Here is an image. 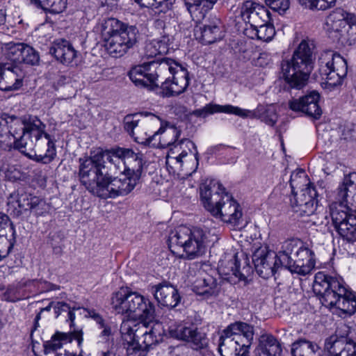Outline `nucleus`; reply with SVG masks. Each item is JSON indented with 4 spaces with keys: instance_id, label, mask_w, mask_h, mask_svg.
Returning <instances> with one entry per match:
<instances>
[{
    "instance_id": "864d4df0",
    "label": "nucleus",
    "mask_w": 356,
    "mask_h": 356,
    "mask_svg": "<svg viewBox=\"0 0 356 356\" xmlns=\"http://www.w3.org/2000/svg\"><path fill=\"white\" fill-rule=\"evenodd\" d=\"M138 115H127L124 118V128L126 131L129 133L131 136H134V129L138 126L139 119L137 118Z\"/></svg>"
},
{
    "instance_id": "9b49d317",
    "label": "nucleus",
    "mask_w": 356,
    "mask_h": 356,
    "mask_svg": "<svg viewBox=\"0 0 356 356\" xmlns=\"http://www.w3.org/2000/svg\"><path fill=\"white\" fill-rule=\"evenodd\" d=\"M138 180L123 174V177H105L94 181V186L84 185L90 193L99 197L115 198L127 195L136 187Z\"/></svg>"
},
{
    "instance_id": "dca6fc26",
    "label": "nucleus",
    "mask_w": 356,
    "mask_h": 356,
    "mask_svg": "<svg viewBox=\"0 0 356 356\" xmlns=\"http://www.w3.org/2000/svg\"><path fill=\"white\" fill-rule=\"evenodd\" d=\"M279 251L275 254L266 245L257 248L252 254V262L257 274L262 278L272 277L280 268H284L278 259Z\"/></svg>"
},
{
    "instance_id": "3c124183",
    "label": "nucleus",
    "mask_w": 356,
    "mask_h": 356,
    "mask_svg": "<svg viewBox=\"0 0 356 356\" xmlns=\"http://www.w3.org/2000/svg\"><path fill=\"white\" fill-rule=\"evenodd\" d=\"M3 298L8 302H17L22 298V285L17 284L8 287L3 294Z\"/></svg>"
},
{
    "instance_id": "c9c22d12",
    "label": "nucleus",
    "mask_w": 356,
    "mask_h": 356,
    "mask_svg": "<svg viewBox=\"0 0 356 356\" xmlns=\"http://www.w3.org/2000/svg\"><path fill=\"white\" fill-rule=\"evenodd\" d=\"M49 53L57 60L67 65L70 64L76 56V51L70 42L66 40L55 41L49 49Z\"/></svg>"
},
{
    "instance_id": "a19ab883",
    "label": "nucleus",
    "mask_w": 356,
    "mask_h": 356,
    "mask_svg": "<svg viewBox=\"0 0 356 356\" xmlns=\"http://www.w3.org/2000/svg\"><path fill=\"white\" fill-rule=\"evenodd\" d=\"M22 188L18 187L9 194L6 202V211L8 215L13 218H19L22 214Z\"/></svg>"
},
{
    "instance_id": "b1692460",
    "label": "nucleus",
    "mask_w": 356,
    "mask_h": 356,
    "mask_svg": "<svg viewBox=\"0 0 356 356\" xmlns=\"http://www.w3.org/2000/svg\"><path fill=\"white\" fill-rule=\"evenodd\" d=\"M86 312V316L91 318L95 321L98 330L96 336L97 344L108 345L113 341L115 334V326L113 323L104 318L99 313L94 309H84Z\"/></svg>"
},
{
    "instance_id": "cd10ccee",
    "label": "nucleus",
    "mask_w": 356,
    "mask_h": 356,
    "mask_svg": "<svg viewBox=\"0 0 356 356\" xmlns=\"http://www.w3.org/2000/svg\"><path fill=\"white\" fill-rule=\"evenodd\" d=\"M10 216L0 211V243L6 246L5 250H0L4 253L3 257L8 255L16 243V231Z\"/></svg>"
},
{
    "instance_id": "a18cd8bd",
    "label": "nucleus",
    "mask_w": 356,
    "mask_h": 356,
    "mask_svg": "<svg viewBox=\"0 0 356 356\" xmlns=\"http://www.w3.org/2000/svg\"><path fill=\"white\" fill-rule=\"evenodd\" d=\"M71 340L70 335L67 333L56 332L54 334L49 341H47L44 343V353L49 354L56 352L60 349L64 343H67Z\"/></svg>"
},
{
    "instance_id": "c03bdc74",
    "label": "nucleus",
    "mask_w": 356,
    "mask_h": 356,
    "mask_svg": "<svg viewBox=\"0 0 356 356\" xmlns=\"http://www.w3.org/2000/svg\"><path fill=\"white\" fill-rule=\"evenodd\" d=\"M250 111V110H249ZM254 113V116H245L244 118H259L269 126H274L277 121V114L273 106L264 108L262 106H258L256 111H251Z\"/></svg>"
},
{
    "instance_id": "9d476101",
    "label": "nucleus",
    "mask_w": 356,
    "mask_h": 356,
    "mask_svg": "<svg viewBox=\"0 0 356 356\" xmlns=\"http://www.w3.org/2000/svg\"><path fill=\"white\" fill-rule=\"evenodd\" d=\"M113 309L118 314H127L141 318L143 321H152L155 317L154 304L138 292L129 288H121L113 294L111 298Z\"/></svg>"
},
{
    "instance_id": "09e8293b",
    "label": "nucleus",
    "mask_w": 356,
    "mask_h": 356,
    "mask_svg": "<svg viewBox=\"0 0 356 356\" xmlns=\"http://www.w3.org/2000/svg\"><path fill=\"white\" fill-rule=\"evenodd\" d=\"M67 0H44L43 1L42 10L45 13L53 15L63 13L67 6Z\"/></svg>"
},
{
    "instance_id": "052dcab7",
    "label": "nucleus",
    "mask_w": 356,
    "mask_h": 356,
    "mask_svg": "<svg viewBox=\"0 0 356 356\" xmlns=\"http://www.w3.org/2000/svg\"><path fill=\"white\" fill-rule=\"evenodd\" d=\"M172 37L170 35H163L160 40H155L158 42V46L160 47V51L164 53L168 52L169 46L172 42Z\"/></svg>"
},
{
    "instance_id": "39448f33",
    "label": "nucleus",
    "mask_w": 356,
    "mask_h": 356,
    "mask_svg": "<svg viewBox=\"0 0 356 356\" xmlns=\"http://www.w3.org/2000/svg\"><path fill=\"white\" fill-rule=\"evenodd\" d=\"M181 135V130L178 129L175 125L168 122L161 124L159 129L152 136H147L146 133L143 136H133L136 143L145 146L152 147L166 148L170 147L167 156V162L169 160H175L180 165H182L183 159L188 155L185 149H182L183 145H186L188 150L192 152L191 147L195 150V158L198 162V152L197 147L194 143L187 138L181 139L177 142Z\"/></svg>"
},
{
    "instance_id": "bf43d9fd",
    "label": "nucleus",
    "mask_w": 356,
    "mask_h": 356,
    "mask_svg": "<svg viewBox=\"0 0 356 356\" xmlns=\"http://www.w3.org/2000/svg\"><path fill=\"white\" fill-rule=\"evenodd\" d=\"M148 350L136 342L134 345H129L127 348L129 356H146Z\"/></svg>"
},
{
    "instance_id": "e433bc0d",
    "label": "nucleus",
    "mask_w": 356,
    "mask_h": 356,
    "mask_svg": "<svg viewBox=\"0 0 356 356\" xmlns=\"http://www.w3.org/2000/svg\"><path fill=\"white\" fill-rule=\"evenodd\" d=\"M152 321L148 320L143 321L140 328L138 330V338L136 343L142 346L145 349L149 350L153 346L156 345L161 340V336L156 332V329L153 326H150Z\"/></svg>"
},
{
    "instance_id": "6ab92c4d",
    "label": "nucleus",
    "mask_w": 356,
    "mask_h": 356,
    "mask_svg": "<svg viewBox=\"0 0 356 356\" xmlns=\"http://www.w3.org/2000/svg\"><path fill=\"white\" fill-rule=\"evenodd\" d=\"M320 94L312 90L298 99L289 101V108L295 112H301L314 120H318L322 115V109L319 106Z\"/></svg>"
},
{
    "instance_id": "a211bd4d",
    "label": "nucleus",
    "mask_w": 356,
    "mask_h": 356,
    "mask_svg": "<svg viewBox=\"0 0 356 356\" xmlns=\"http://www.w3.org/2000/svg\"><path fill=\"white\" fill-rule=\"evenodd\" d=\"M292 193L290 202L294 212L307 216L315 212L318 206V193L313 184H307L299 192Z\"/></svg>"
},
{
    "instance_id": "393cba45",
    "label": "nucleus",
    "mask_w": 356,
    "mask_h": 356,
    "mask_svg": "<svg viewBox=\"0 0 356 356\" xmlns=\"http://www.w3.org/2000/svg\"><path fill=\"white\" fill-rule=\"evenodd\" d=\"M22 68L8 63H0V90H13L20 88L22 81Z\"/></svg>"
},
{
    "instance_id": "20e7f679",
    "label": "nucleus",
    "mask_w": 356,
    "mask_h": 356,
    "mask_svg": "<svg viewBox=\"0 0 356 356\" xmlns=\"http://www.w3.org/2000/svg\"><path fill=\"white\" fill-rule=\"evenodd\" d=\"M314 48L312 41L303 40L293 51L292 57L281 62L284 89L300 90L307 84L316 59Z\"/></svg>"
},
{
    "instance_id": "aec40b11",
    "label": "nucleus",
    "mask_w": 356,
    "mask_h": 356,
    "mask_svg": "<svg viewBox=\"0 0 356 356\" xmlns=\"http://www.w3.org/2000/svg\"><path fill=\"white\" fill-rule=\"evenodd\" d=\"M345 10L336 8L326 17L325 29L330 38L341 45H346L348 42L346 38Z\"/></svg>"
},
{
    "instance_id": "1a4fd4ad",
    "label": "nucleus",
    "mask_w": 356,
    "mask_h": 356,
    "mask_svg": "<svg viewBox=\"0 0 356 356\" xmlns=\"http://www.w3.org/2000/svg\"><path fill=\"white\" fill-rule=\"evenodd\" d=\"M279 261L292 274L307 275L316 266L314 251L298 239L285 241L279 250Z\"/></svg>"
},
{
    "instance_id": "4be33fe9",
    "label": "nucleus",
    "mask_w": 356,
    "mask_h": 356,
    "mask_svg": "<svg viewBox=\"0 0 356 356\" xmlns=\"http://www.w3.org/2000/svg\"><path fill=\"white\" fill-rule=\"evenodd\" d=\"M151 291L158 303L163 307L175 308L181 301L177 289L169 282L164 281L152 286Z\"/></svg>"
},
{
    "instance_id": "bb28decb",
    "label": "nucleus",
    "mask_w": 356,
    "mask_h": 356,
    "mask_svg": "<svg viewBox=\"0 0 356 356\" xmlns=\"http://www.w3.org/2000/svg\"><path fill=\"white\" fill-rule=\"evenodd\" d=\"M116 154L118 156L125 155L123 163V174L131 176V177L139 181L143 168V154L135 153L132 149L128 148L127 150H118Z\"/></svg>"
},
{
    "instance_id": "c756f323",
    "label": "nucleus",
    "mask_w": 356,
    "mask_h": 356,
    "mask_svg": "<svg viewBox=\"0 0 356 356\" xmlns=\"http://www.w3.org/2000/svg\"><path fill=\"white\" fill-rule=\"evenodd\" d=\"M218 0H184L185 7L195 23H200Z\"/></svg>"
},
{
    "instance_id": "4d7b16f0",
    "label": "nucleus",
    "mask_w": 356,
    "mask_h": 356,
    "mask_svg": "<svg viewBox=\"0 0 356 356\" xmlns=\"http://www.w3.org/2000/svg\"><path fill=\"white\" fill-rule=\"evenodd\" d=\"M348 337L350 342L346 344V350L342 353V356H356V332H351Z\"/></svg>"
},
{
    "instance_id": "473e14b6",
    "label": "nucleus",
    "mask_w": 356,
    "mask_h": 356,
    "mask_svg": "<svg viewBox=\"0 0 356 356\" xmlns=\"http://www.w3.org/2000/svg\"><path fill=\"white\" fill-rule=\"evenodd\" d=\"M356 173H352L348 177H345L341 185L337 188L336 199L339 202L337 205H344L350 209L348 205L353 206L354 197L356 195Z\"/></svg>"
},
{
    "instance_id": "f704fd0d",
    "label": "nucleus",
    "mask_w": 356,
    "mask_h": 356,
    "mask_svg": "<svg viewBox=\"0 0 356 356\" xmlns=\"http://www.w3.org/2000/svg\"><path fill=\"white\" fill-rule=\"evenodd\" d=\"M282 352L277 339L272 334H265L259 337L254 354V356H281Z\"/></svg>"
},
{
    "instance_id": "6e6552de",
    "label": "nucleus",
    "mask_w": 356,
    "mask_h": 356,
    "mask_svg": "<svg viewBox=\"0 0 356 356\" xmlns=\"http://www.w3.org/2000/svg\"><path fill=\"white\" fill-rule=\"evenodd\" d=\"M207 241V230L199 227L180 226L170 233L168 245L171 252L177 257H183L182 251L188 259H193L205 252Z\"/></svg>"
},
{
    "instance_id": "7ed1b4c3",
    "label": "nucleus",
    "mask_w": 356,
    "mask_h": 356,
    "mask_svg": "<svg viewBox=\"0 0 356 356\" xmlns=\"http://www.w3.org/2000/svg\"><path fill=\"white\" fill-rule=\"evenodd\" d=\"M200 197L204 208L215 218L238 228L245 225L241 205L218 181L211 180L203 184Z\"/></svg>"
},
{
    "instance_id": "e2e57ef3",
    "label": "nucleus",
    "mask_w": 356,
    "mask_h": 356,
    "mask_svg": "<svg viewBox=\"0 0 356 356\" xmlns=\"http://www.w3.org/2000/svg\"><path fill=\"white\" fill-rule=\"evenodd\" d=\"M336 0H319L316 8L314 10H325L333 6Z\"/></svg>"
},
{
    "instance_id": "f03ea898",
    "label": "nucleus",
    "mask_w": 356,
    "mask_h": 356,
    "mask_svg": "<svg viewBox=\"0 0 356 356\" xmlns=\"http://www.w3.org/2000/svg\"><path fill=\"white\" fill-rule=\"evenodd\" d=\"M313 291L322 305L341 318L356 312V294L338 275L318 272L315 275Z\"/></svg>"
},
{
    "instance_id": "69168bd1",
    "label": "nucleus",
    "mask_w": 356,
    "mask_h": 356,
    "mask_svg": "<svg viewBox=\"0 0 356 356\" xmlns=\"http://www.w3.org/2000/svg\"><path fill=\"white\" fill-rule=\"evenodd\" d=\"M297 1L302 7L314 10L319 1V0H297Z\"/></svg>"
},
{
    "instance_id": "680f3d73",
    "label": "nucleus",
    "mask_w": 356,
    "mask_h": 356,
    "mask_svg": "<svg viewBox=\"0 0 356 356\" xmlns=\"http://www.w3.org/2000/svg\"><path fill=\"white\" fill-rule=\"evenodd\" d=\"M56 156V149L54 141H49L47 143V149L44 154V157L47 160L51 163Z\"/></svg>"
},
{
    "instance_id": "423d86ee",
    "label": "nucleus",
    "mask_w": 356,
    "mask_h": 356,
    "mask_svg": "<svg viewBox=\"0 0 356 356\" xmlns=\"http://www.w3.org/2000/svg\"><path fill=\"white\" fill-rule=\"evenodd\" d=\"M101 35L108 53L113 57L120 58L136 44L139 32L135 26L111 17L102 24Z\"/></svg>"
},
{
    "instance_id": "72a5a7b5",
    "label": "nucleus",
    "mask_w": 356,
    "mask_h": 356,
    "mask_svg": "<svg viewBox=\"0 0 356 356\" xmlns=\"http://www.w3.org/2000/svg\"><path fill=\"white\" fill-rule=\"evenodd\" d=\"M200 30L204 44H212L224 36L221 21L216 16L209 17L203 26L200 27Z\"/></svg>"
},
{
    "instance_id": "4c0bfd02",
    "label": "nucleus",
    "mask_w": 356,
    "mask_h": 356,
    "mask_svg": "<svg viewBox=\"0 0 356 356\" xmlns=\"http://www.w3.org/2000/svg\"><path fill=\"white\" fill-rule=\"evenodd\" d=\"M193 291L199 296L205 298L217 296L220 287L216 279L210 275L197 279L193 284Z\"/></svg>"
},
{
    "instance_id": "0e129e2a",
    "label": "nucleus",
    "mask_w": 356,
    "mask_h": 356,
    "mask_svg": "<svg viewBox=\"0 0 356 356\" xmlns=\"http://www.w3.org/2000/svg\"><path fill=\"white\" fill-rule=\"evenodd\" d=\"M27 205L29 206L30 210L33 211L34 209H35V207H37L38 205L44 206L45 201L38 197H33L30 199V200L27 203Z\"/></svg>"
},
{
    "instance_id": "2f4dec72",
    "label": "nucleus",
    "mask_w": 356,
    "mask_h": 356,
    "mask_svg": "<svg viewBox=\"0 0 356 356\" xmlns=\"http://www.w3.org/2000/svg\"><path fill=\"white\" fill-rule=\"evenodd\" d=\"M227 333L241 342V346L250 348L254 337V327L244 322L231 323L225 330Z\"/></svg>"
},
{
    "instance_id": "13d9d810",
    "label": "nucleus",
    "mask_w": 356,
    "mask_h": 356,
    "mask_svg": "<svg viewBox=\"0 0 356 356\" xmlns=\"http://www.w3.org/2000/svg\"><path fill=\"white\" fill-rule=\"evenodd\" d=\"M145 55L149 58L156 56L158 54H165L163 51H160V47L158 46V42L156 40L146 44L145 45Z\"/></svg>"
},
{
    "instance_id": "c85d7f7f",
    "label": "nucleus",
    "mask_w": 356,
    "mask_h": 356,
    "mask_svg": "<svg viewBox=\"0 0 356 356\" xmlns=\"http://www.w3.org/2000/svg\"><path fill=\"white\" fill-rule=\"evenodd\" d=\"M249 348L242 346L239 341L235 340L223 330L218 343V351L221 356H249Z\"/></svg>"
},
{
    "instance_id": "4468645a",
    "label": "nucleus",
    "mask_w": 356,
    "mask_h": 356,
    "mask_svg": "<svg viewBox=\"0 0 356 356\" xmlns=\"http://www.w3.org/2000/svg\"><path fill=\"white\" fill-rule=\"evenodd\" d=\"M22 118L5 115L0 118V147L6 151L17 149L22 152Z\"/></svg>"
},
{
    "instance_id": "37998d69",
    "label": "nucleus",
    "mask_w": 356,
    "mask_h": 356,
    "mask_svg": "<svg viewBox=\"0 0 356 356\" xmlns=\"http://www.w3.org/2000/svg\"><path fill=\"white\" fill-rule=\"evenodd\" d=\"M142 323H143V321L138 323L130 321L122 322L120 327V332L122 339L127 342L128 345H134L138 336L136 334L139 328H140Z\"/></svg>"
},
{
    "instance_id": "f3484780",
    "label": "nucleus",
    "mask_w": 356,
    "mask_h": 356,
    "mask_svg": "<svg viewBox=\"0 0 356 356\" xmlns=\"http://www.w3.org/2000/svg\"><path fill=\"white\" fill-rule=\"evenodd\" d=\"M218 270L224 280L232 284L239 281H243L245 284L248 283V277L252 273L248 258L244 253L240 255L238 253L235 254L233 259L228 261L227 266H221Z\"/></svg>"
},
{
    "instance_id": "f257e3e1",
    "label": "nucleus",
    "mask_w": 356,
    "mask_h": 356,
    "mask_svg": "<svg viewBox=\"0 0 356 356\" xmlns=\"http://www.w3.org/2000/svg\"><path fill=\"white\" fill-rule=\"evenodd\" d=\"M168 72L172 75V79L166 78L161 83L162 96L170 97L184 92L189 85V73L186 68L168 58L136 65L130 70L128 76L136 86L154 90L159 87V78Z\"/></svg>"
},
{
    "instance_id": "8fccbe9b",
    "label": "nucleus",
    "mask_w": 356,
    "mask_h": 356,
    "mask_svg": "<svg viewBox=\"0 0 356 356\" xmlns=\"http://www.w3.org/2000/svg\"><path fill=\"white\" fill-rule=\"evenodd\" d=\"M289 182L292 192H293L296 188H300L302 186L306 187L307 184H312L309 181L305 171L302 169L296 170L291 173Z\"/></svg>"
},
{
    "instance_id": "338daca9",
    "label": "nucleus",
    "mask_w": 356,
    "mask_h": 356,
    "mask_svg": "<svg viewBox=\"0 0 356 356\" xmlns=\"http://www.w3.org/2000/svg\"><path fill=\"white\" fill-rule=\"evenodd\" d=\"M249 25L250 26L244 30L245 35L252 39H257V34L255 33L257 29V25L254 26L253 24H249Z\"/></svg>"
},
{
    "instance_id": "412c9836",
    "label": "nucleus",
    "mask_w": 356,
    "mask_h": 356,
    "mask_svg": "<svg viewBox=\"0 0 356 356\" xmlns=\"http://www.w3.org/2000/svg\"><path fill=\"white\" fill-rule=\"evenodd\" d=\"M351 332H356L346 324H342L336 331V334L327 337L325 341V350L330 356H342L346 350V344L350 343L348 335Z\"/></svg>"
},
{
    "instance_id": "7c9ffc66",
    "label": "nucleus",
    "mask_w": 356,
    "mask_h": 356,
    "mask_svg": "<svg viewBox=\"0 0 356 356\" xmlns=\"http://www.w3.org/2000/svg\"><path fill=\"white\" fill-rule=\"evenodd\" d=\"M227 333L241 342V346L250 348L254 337V327L244 322L231 323L225 330Z\"/></svg>"
},
{
    "instance_id": "5701e85b",
    "label": "nucleus",
    "mask_w": 356,
    "mask_h": 356,
    "mask_svg": "<svg viewBox=\"0 0 356 356\" xmlns=\"http://www.w3.org/2000/svg\"><path fill=\"white\" fill-rule=\"evenodd\" d=\"M271 13L264 6L252 1H246L241 8V16L246 24H257L270 22Z\"/></svg>"
},
{
    "instance_id": "79ce46f5",
    "label": "nucleus",
    "mask_w": 356,
    "mask_h": 356,
    "mask_svg": "<svg viewBox=\"0 0 356 356\" xmlns=\"http://www.w3.org/2000/svg\"><path fill=\"white\" fill-rule=\"evenodd\" d=\"M44 127L45 125L37 117H24V136L29 134L35 137L37 141L42 137V129Z\"/></svg>"
},
{
    "instance_id": "f8f14e48",
    "label": "nucleus",
    "mask_w": 356,
    "mask_h": 356,
    "mask_svg": "<svg viewBox=\"0 0 356 356\" xmlns=\"http://www.w3.org/2000/svg\"><path fill=\"white\" fill-rule=\"evenodd\" d=\"M318 72L323 80L331 86L341 84L348 72L346 60L339 54L331 50L323 51L318 60Z\"/></svg>"
},
{
    "instance_id": "ddd939ff",
    "label": "nucleus",
    "mask_w": 356,
    "mask_h": 356,
    "mask_svg": "<svg viewBox=\"0 0 356 356\" xmlns=\"http://www.w3.org/2000/svg\"><path fill=\"white\" fill-rule=\"evenodd\" d=\"M168 332L172 338L186 342L194 350H202L208 347L207 334L192 322L175 323L170 325Z\"/></svg>"
},
{
    "instance_id": "774afa93",
    "label": "nucleus",
    "mask_w": 356,
    "mask_h": 356,
    "mask_svg": "<svg viewBox=\"0 0 356 356\" xmlns=\"http://www.w3.org/2000/svg\"><path fill=\"white\" fill-rule=\"evenodd\" d=\"M24 155L28 156L31 159H33L37 162L42 163L44 164L49 163V161L47 160V158L44 157V155L34 154L33 156H32L30 154L26 153L24 151Z\"/></svg>"
},
{
    "instance_id": "5fc2aeb1",
    "label": "nucleus",
    "mask_w": 356,
    "mask_h": 356,
    "mask_svg": "<svg viewBox=\"0 0 356 356\" xmlns=\"http://www.w3.org/2000/svg\"><path fill=\"white\" fill-rule=\"evenodd\" d=\"M6 177L8 181L15 182L20 181L22 177L21 165H10L6 172Z\"/></svg>"
},
{
    "instance_id": "ea45409f",
    "label": "nucleus",
    "mask_w": 356,
    "mask_h": 356,
    "mask_svg": "<svg viewBox=\"0 0 356 356\" xmlns=\"http://www.w3.org/2000/svg\"><path fill=\"white\" fill-rule=\"evenodd\" d=\"M319 352L317 343L305 339L293 342L291 349L292 356H316Z\"/></svg>"
},
{
    "instance_id": "49530a36",
    "label": "nucleus",
    "mask_w": 356,
    "mask_h": 356,
    "mask_svg": "<svg viewBox=\"0 0 356 356\" xmlns=\"http://www.w3.org/2000/svg\"><path fill=\"white\" fill-rule=\"evenodd\" d=\"M257 40L269 42L275 35V27L270 22L257 24Z\"/></svg>"
},
{
    "instance_id": "a878e982",
    "label": "nucleus",
    "mask_w": 356,
    "mask_h": 356,
    "mask_svg": "<svg viewBox=\"0 0 356 356\" xmlns=\"http://www.w3.org/2000/svg\"><path fill=\"white\" fill-rule=\"evenodd\" d=\"M218 113L234 114L239 117L254 116V113L247 109H243L230 104L219 105L213 103L207 104L201 108L194 110L191 114L197 118H204L209 115Z\"/></svg>"
},
{
    "instance_id": "2eb2a0df",
    "label": "nucleus",
    "mask_w": 356,
    "mask_h": 356,
    "mask_svg": "<svg viewBox=\"0 0 356 356\" xmlns=\"http://www.w3.org/2000/svg\"><path fill=\"white\" fill-rule=\"evenodd\" d=\"M332 220L339 235L348 242L356 241V214L344 205L330 207Z\"/></svg>"
},
{
    "instance_id": "58836bf2",
    "label": "nucleus",
    "mask_w": 356,
    "mask_h": 356,
    "mask_svg": "<svg viewBox=\"0 0 356 356\" xmlns=\"http://www.w3.org/2000/svg\"><path fill=\"white\" fill-rule=\"evenodd\" d=\"M80 307H71L68 304L64 302H56L54 305V314L56 315V318H58L60 315H61L63 312L67 313V320L70 321V328L72 331V334L73 335V338L76 339L78 342V344L80 345L83 341V332L81 330H75L72 327H74V321L75 319V314L74 311L76 309H79Z\"/></svg>"
},
{
    "instance_id": "de8ad7c7",
    "label": "nucleus",
    "mask_w": 356,
    "mask_h": 356,
    "mask_svg": "<svg viewBox=\"0 0 356 356\" xmlns=\"http://www.w3.org/2000/svg\"><path fill=\"white\" fill-rule=\"evenodd\" d=\"M346 20V38H348V42L346 45H351L356 40V16L354 14L345 11Z\"/></svg>"
},
{
    "instance_id": "603ef678",
    "label": "nucleus",
    "mask_w": 356,
    "mask_h": 356,
    "mask_svg": "<svg viewBox=\"0 0 356 356\" xmlns=\"http://www.w3.org/2000/svg\"><path fill=\"white\" fill-rule=\"evenodd\" d=\"M38 53L31 47L24 44V63L34 65L39 62Z\"/></svg>"
},
{
    "instance_id": "0eeeda50",
    "label": "nucleus",
    "mask_w": 356,
    "mask_h": 356,
    "mask_svg": "<svg viewBox=\"0 0 356 356\" xmlns=\"http://www.w3.org/2000/svg\"><path fill=\"white\" fill-rule=\"evenodd\" d=\"M118 150H127V148L119 147L103 149L101 147L95 148L90 152V155L84 158H80L79 175L83 185H90L94 186V181L101 178L107 177L106 172L104 157L107 161L114 164L116 168L121 170L120 165H123L125 155L116 154Z\"/></svg>"
},
{
    "instance_id": "6e6d98bb",
    "label": "nucleus",
    "mask_w": 356,
    "mask_h": 356,
    "mask_svg": "<svg viewBox=\"0 0 356 356\" xmlns=\"http://www.w3.org/2000/svg\"><path fill=\"white\" fill-rule=\"evenodd\" d=\"M266 3L273 10L285 12L290 5L289 0H264Z\"/></svg>"
}]
</instances>
